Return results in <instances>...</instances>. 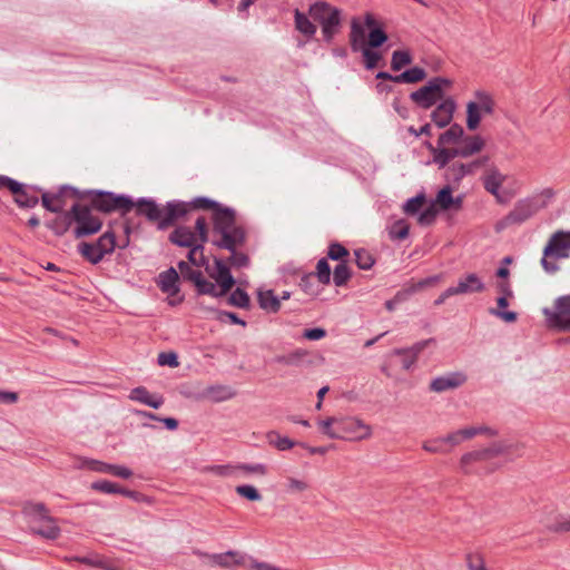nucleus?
Returning a JSON list of instances; mask_svg holds the SVG:
<instances>
[{
	"mask_svg": "<svg viewBox=\"0 0 570 570\" xmlns=\"http://www.w3.org/2000/svg\"><path fill=\"white\" fill-rule=\"evenodd\" d=\"M563 258H570V230L559 229L550 235L540 264L547 274L552 275L560 269L558 261Z\"/></svg>",
	"mask_w": 570,
	"mask_h": 570,
	"instance_id": "obj_1",
	"label": "nucleus"
},
{
	"mask_svg": "<svg viewBox=\"0 0 570 570\" xmlns=\"http://www.w3.org/2000/svg\"><path fill=\"white\" fill-rule=\"evenodd\" d=\"M308 13L321 24L323 40L331 43L342 24V11L325 1L309 6Z\"/></svg>",
	"mask_w": 570,
	"mask_h": 570,
	"instance_id": "obj_2",
	"label": "nucleus"
},
{
	"mask_svg": "<svg viewBox=\"0 0 570 570\" xmlns=\"http://www.w3.org/2000/svg\"><path fill=\"white\" fill-rule=\"evenodd\" d=\"M82 194L90 199L91 207L101 213L119 212L124 216L134 208V200L127 195L96 189L83 190Z\"/></svg>",
	"mask_w": 570,
	"mask_h": 570,
	"instance_id": "obj_3",
	"label": "nucleus"
},
{
	"mask_svg": "<svg viewBox=\"0 0 570 570\" xmlns=\"http://www.w3.org/2000/svg\"><path fill=\"white\" fill-rule=\"evenodd\" d=\"M425 146L432 154V163L444 166L449 157L468 158L481 151L484 146V140L480 136H470L451 149L434 148L430 141H426Z\"/></svg>",
	"mask_w": 570,
	"mask_h": 570,
	"instance_id": "obj_4",
	"label": "nucleus"
},
{
	"mask_svg": "<svg viewBox=\"0 0 570 570\" xmlns=\"http://www.w3.org/2000/svg\"><path fill=\"white\" fill-rule=\"evenodd\" d=\"M194 205L204 210H213L214 235L239 227L236 224V213L230 207H225L216 200L203 196L194 198Z\"/></svg>",
	"mask_w": 570,
	"mask_h": 570,
	"instance_id": "obj_5",
	"label": "nucleus"
},
{
	"mask_svg": "<svg viewBox=\"0 0 570 570\" xmlns=\"http://www.w3.org/2000/svg\"><path fill=\"white\" fill-rule=\"evenodd\" d=\"M452 81L444 77H434L428 83L410 95V98L423 109H430L438 101L445 99V89Z\"/></svg>",
	"mask_w": 570,
	"mask_h": 570,
	"instance_id": "obj_6",
	"label": "nucleus"
},
{
	"mask_svg": "<svg viewBox=\"0 0 570 570\" xmlns=\"http://www.w3.org/2000/svg\"><path fill=\"white\" fill-rule=\"evenodd\" d=\"M456 157H449L446 164L441 166L435 164L439 169H443V178L449 185L459 187L461 180L469 175L475 174V171L484 166L489 161V157L483 156L469 163L456 160Z\"/></svg>",
	"mask_w": 570,
	"mask_h": 570,
	"instance_id": "obj_7",
	"label": "nucleus"
},
{
	"mask_svg": "<svg viewBox=\"0 0 570 570\" xmlns=\"http://www.w3.org/2000/svg\"><path fill=\"white\" fill-rule=\"evenodd\" d=\"M542 314L548 328L570 332V294L558 296L552 306L542 308Z\"/></svg>",
	"mask_w": 570,
	"mask_h": 570,
	"instance_id": "obj_8",
	"label": "nucleus"
},
{
	"mask_svg": "<svg viewBox=\"0 0 570 570\" xmlns=\"http://www.w3.org/2000/svg\"><path fill=\"white\" fill-rule=\"evenodd\" d=\"M75 238H83L97 234L102 227V220L92 214L91 207L75 202L72 204Z\"/></svg>",
	"mask_w": 570,
	"mask_h": 570,
	"instance_id": "obj_9",
	"label": "nucleus"
},
{
	"mask_svg": "<svg viewBox=\"0 0 570 570\" xmlns=\"http://www.w3.org/2000/svg\"><path fill=\"white\" fill-rule=\"evenodd\" d=\"M543 208L544 204L539 203L535 198L525 197L519 199L512 210L498 224V227L504 228L511 225H521Z\"/></svg>",
	"mask_w": 570,
	"mask_h": 570,
	"instance_id": "obj_10",
	"label": "nucleus"
},
{
	"mask_svg": "<svg viewBox=\"0 0 570 570\" xmlns=\"http://www.w3.org/2000/svg\"><path fill=\"white\" fill-rule=\"evenodd\" d=\"M72 198L78 202L83 199L85 195L79 189L63 185L57 191H43L41 195L42 206L51 213H62L67 206V199Z\"/></svg>",
	"mask_w": 570,
	"mask_h": 570,
	"instance_id": "obj_11",
	"label": "nucleus"
},
{
	"mask_svg": "<svg viewBox=\"0 0 570 570\" xmlns=\"http://www.w3.org/2000/svg\"><path fill=\"white\" fill-rule=\"evenodd\" d=\"M508 176L503 175L497 167L488 169L483 178L484 189L493 195L499 204L509 203L515 195V191L500 190L502 184L507 180Z\"/></svg>",
	"mask_w": 570,
	"mask_h": 570,
	"instance_id": "obj_12",
	"label": "nucleus"
},
{
	"mask_svg": "<svg viewBox=\"0 0 570 570\" xmlns=\"http://www.w3.org/2000/svg\"><path fill=\"white\" fill-rule=\"evenodd\" d=\"M191 209H199L191 202L171 200L161 206V219L158 229H166L175 224V222L186 216Z\"/></svg>",
	"mask_w": 570,
	"mask_h": 570,
	"instance_id": "obj_13",
	"label": "nucleus"
},
{
	"mask_svg": "<svg viewBox=\"0 0 570 570\" xmlns=\"http://www.w3.org/2000/svg\"><path fill=\"white\" fill-rule=\"evenodd\" d=\"M338 423L341 440L361 441L372 435V429L364 421L356 417H342Z\"/></svg>",
	"mask_w": 570,
	"mask_h": 570,
	"instance_id": "obj_14",
	"label": "nucleus"
},
{
	"mask_svg": "<svg viewBox=\"0 0 570 570\" xmlns=\"http://www.w3.org/2000/svg\"><path fill=\"white\" fill-rule=\"evenodd\" d=\"M466 380V374L461 371L445 373L431 381L430 390L435 393H442L462 386Z\"/></svg>",
	"mask_w": 570,
	"mask_h": 570,
	"instance_id": "obj_15",
	"label": "nucleus"
},
{
	"mask_svg": "<svg viewBox=\"0 0 570 570\" xmlns=\"http://www.w3.org/2000/svg\"><path fill=\"white\" fill-rule=\"evenodd\" d=\"M80 468H86L99 473H108L121 479H129L132 476V471L125 465L109 464L94 459H83Z\"/></svg>",
	"mask_w": 570,
	"mask_h": 570,
	"instance_id": "obj_16",
	"label": "nucleus"
},
{
	"mask_svg": "<svg viewBox=\"0 0 570 570\" xmlns=\"http://www.w3.org/2000/svg\"><path fill=\"white\" fill-rule=\"evenodd\" d=\"M216 236H219V238L214 239L213 244L229 252H234V249L243 246L246 240V232L242 226L232 230L219 233Z\"/></svg>",
	"mask_w": 570,
	"mask_h": 570,
	"instance_id": "obj_17",
	"label": "nucleus"
},
{
	"mask_svg": "<svg viewBox=\"0 0 570 570\" xmlns=\"http://www.w3.org/2000/svg\"><path fill=\"white\" fill-rule=\"evenodd\" d=\"M456 104L453 98L446 97L436 108L431 112L432 121L439 127L444 128L449 126L453 119Z\"/></svg>",
	"mask_w": 570,
	"mask_h": 570,
	"instance_id": "obj_18",
	"label": "nucleus"
},
{
	"mask_svg": "<svg viewBox=\"0 0 570 570\" xmlns=\"http://www.w3.org/2000/svg\"><path fill=\"white\" fill-rule=\"evenodd\" d=\"M137 215L145 216L149 222H155L157 225L161 219V206L151 198L141 197L134 202Z\"/></svg>",
	"mask_w": 570,
	"mask_h": 570,
	"instance_id": "obj_19",
	"label": "nucleus"
},
{
	"mask_svg": "<svg viewBox=\"0 0 570 570\" xmlns=\"http://www.w3.org/2000/svg\"><path fill=\"white\" fill-rule=\"evenodd\" d=\"M456 295L482 293L485 289L483 281L474 273L460 277L458 284L453 286Z\"/></svg>",
	"mask_w": 570,
	"mask_h": 570,
	"instance_id": "obj_20",
	"label": "nucleus"
},
{
	"mask_svg": "<svg viewBox=\"0 0 570 570\" xmlns=\"http://www.w3.org/2000/svg\"><path fill=\"white\" fill-rule=\"evenodd\" d=\"M215 269L216 271L212 274V277L219 286V294H227L235 284L234 277L227 265L222 259H215Z\"/></svg>",
	"mask_w": 570,
	"mask_h": 570,
	"instance_id": "obj_21",
	"label": "nucleus"
},
{
	"mask_svg": "<svg viewBox=\"0 0 570 570\" xmlns=\"http://www.w3.org/2000/svg\"><path fill=\"white\" fill-rule=\"evenodd\" d=\"M169 242L179 247H193L199 243L196 233L188 226H178L169 234Z\"/></svg>",
	"mask_w": 570,
	"mask_h": 570,
	"instance_id": "obj_22",
	"label": "nucleus"
},
{
	"mask_svg": "<svg viewBox=\"0 0 570 570\" xmlns=\"http://www.w3.org/2000/svg\"><path fill=\"white\" fill-rule=\"evenodd\" d=\"M178 282L179 275L177 271L174 267H169L158 275L157 284L163 293L174 296L179 292Z\"/></svg>",
	"mask_w": 570,
	"mask_h": 570,
	"instance_id": "obj_23",
	"label": "nucleus"
},
{
	"mask_svg": "<svg viewBox=\"0 0 570 570\" xmlns=\"http://www.w3.org/2000/svg\"><path fill=\"white\" fill-rule=\"evenodd\" d=\"M197 553L199 556H204V557L208 558L213 564L225 568V569H230L234 566L240 564L243 562V557L237 551H233V550H229V551L223 552V553H213V554L202 553V552H197Z\"/></svg>",
	"mask_w": 570,
	"mask_h": 570,
	"instance_id": "obj_24",
	"label": "nucleus"
},
{
	"mask_svg": "<svg viewBox=\"0 0 570 570\" xmlns=\"http://www.w3.org/2000/svg\"><path fill=\"white\" fill-rule=\"evenodd\" d=\"M32 190L40 191L41 189L20 183L18 190L11 191L14 195L16 204L22 208H33L39 203V198Z\"/></svg>",
	"mask_w": 570,
	"mask_h": 570,
	"instance_id": "obj_25",
	"label": "nucleus"
},
{
	"mask_svg": "<svg viewBox=\"0 0 570 570\" xmlns=\"http://www.w3.org/2000/svg\"><path fill=\"white\" fill-rule=\"evenodd\" d=\"M59 215L55 217L52 220L47 222L46 226L53 232L57 236L65 235L73 223V214L72 206L69 210H65L62 213H58Z\"/></svg>",
	"mask_w": 570,
	"mask_h": 570,
	"instance_id": "obj_26",
	"label": "nucleus"
},
{
	"mask_svg": "<svg viewBox=\"0 0 570 570\" xmlns=\"http://www.w3.org/2000/svg\"><path fill=\"white\" fill-rule=\"evenodd\" d=\"M129 399L153 409H159L164 404V397L161 395L150 394L145 386L132 389L130 391Z\"/></svg>",
	"mask_w": 570,
	"mask_h": 570,
	"instance_id": "obj_27",
	"label": "nucleus"
},
{
	"mask_svg": "<svg viewBox=\"0 0 570 570\" xmlns=\"http://www.w3.org/2000/svg\"><path fill=\"white\" fill-rule=\"evenodd\" d=\"M501 453H503V448L499 444H493V445L482 449V450H476V451L465 453L461 458V465L463 468H465L466 465H469L472 462L483 461V460L497 456Z\"/></svg>",
	"mask_w": 570,
	"mask_h": 570,
	"instance_id": "obj_28",
	"label": "nucleus"
},
{
	"mask_svg": "<svg viewBox=\"0 0 570 570\" xmlns=\"http://www.w3.org/2000/svg\"><path fill=\"white\" fill-rule=\"evenodd\" d=\"M454 187L451 185L444 186L436 195L434 200V206L438 205L442 210H448L450 208H461L462 206V197H453L452 189Z\"/></svg>",
	"mask_w": 570,
	"mask_h": 570,
	"instance_id": "obj_29",
	"label": "nucleus"
},
{
	"mask_svg": "<svg viewBox=\"0 0 570 570\" xmlns=\"http://www.w3.org/2000/svg\"><path fill=\"white\" fill-rule=\"evenodd\" d=\"M348 39L353 52H360L367 48L365 29L357 19H353L351 22Z\"/></svg>",
	"mask_w": 570,
	"mask_h": 570,
	"instance_id": "obj_30",
	"label": "nucleus"
},
{
	"mask_svg": "<svg viewBox=\"0 0 570 570\" xmlns=\"http://www.w3.org/2000/svg\"><path fill=\"white\" fill-rule=\"evenodd\" d=\"M464 134V130L462 126L458 124H453L450 126L449 129H446L444 132H442L438 139V145L434 146V148H442V149H451L452 147H448L449 145H455L460 142Z\"/></svg>",
	"mask_w": 570,
	"mask_h": 570,
	"instance_id": "obj_31",
	"label": "nucleus"
},
{
	"mask_svg": "<svg viewBox=\"0 0 570 570\" xmlns=\"http://www.w3.org/2000/svg\"><path fill=\"white\" fill-rule=\"evenodd\" d=\"M257 301L259 307L267 313H277L281 309V301L272 289L258 291Z\"/></svg>",
	"mask_w": 570,
	"mask_h": 570,
	"instance_id": "obj_32",
	"label": "nucleus"
},
{
	"mask_svg": "<svg viewBox=\"0 0 570 570\" xmlns=\"http://www.w3.org/2000/svg\"><path fill=\"white\" fill-rule=\"evenodd\" d=\"M294 23L295 29L307 39L313 38L317 31V27L305 13L301 12L298 9L294 10Z\"/></svg>",
	"mask_w": 570,
	"mask_h": 570,
	"instance_id": "obj_33",
	"label": "nucleus"
},
{
	"mask_svg": "<svg viewBox=\"0 0 570 570\" xmlns=\"http://www.w3.org/2000/svg\"><path fill=\"white\" fill-rule=\"evenodd\" d=\"M40 522H43L41 525L33 524L31 527V531L42 538L55 540L60 534L59 527L55 523V520L49 517L46 519L40 520Z\"/></svg>",
	"mask_w": 570,
	"mask_h": 570,
	"instance_id": "obj_34",
	"label": "nucleus"
},
{
	"mask_svg": "<svg viewBox=\"0 0 570 570\" xmlns=\"http://www.w3.org/2000/svg\"><path fill=\"white\" fill-rule=\"evenodd\" d=\"M497 305L498 307L497 308H490L489 309V313L507 323H513L517 321L518 318V314L513 311H503V308H505L509 303H508V298L504 296V295H501L500 297L497 298Z\"/></svg>",
	"mask_w": 570,
	"mask_h": 570,
	"instance_id": "obj_35",
	"label": "nucleus"
},
{
	"mask_svg": "<svg viewBox=\"0 0 570 570\" xmlns=\"http://www.w3.org/2000/svg\"><path fill=\"white\" fill-rule=\"evenodd\" d=\"M476 435V431L468 430V428L454 431L445 436H443L446 446L449 448V452L454 446L459 445L465 440H470Z\"/></svg>",
	"mask_w": 570,
	"mask_h": 570,
	"instance_id": "obj_36",
	"label": "nucleus"
},
{
	"mask_svg": "<svg viewBox=\"0 0 570 570\" xmlns=\"http://www.w3.org/2000/svg\"><path fill=\"white\" fill-rule=\"evenodd\" d=\"M78 252L89 263L96 265L104 258L101 252L96 247L95 243L82 242L78 245Z\"/></svg>",
	"mask_w": 570,
	"mask_h": 570,
	"instance_id": "obj_37",
	"label": "nucleus"
},
{
	"mask_svg": "<svg viewBox=\"0 0 570 570\" xmlns=\"http://www.w3.org/2000/svg\"><path fill=\"white\" fill-rule=\"evenodd\" d=\"M96 247L101 252L102 256L111 254L116 248V236L112 230L105 232L95 242Z\"/></svg>",
	"mask_w": 570,
	"mask_h": 570,
	"instance_id": "obj_38",
	"label": "nucleus"
},
{
	"mask_svg": "<svg viewBox=\"0 0 570 570\" xmlns=\"http://www.w3.org/2000/svg\"><path fill=\"white\" fill-rule=\"evenodd\" d=\"M337 421H340V419L337 417H327L325 420H321L318 423L322 432L330 439L341 440V438L343 436L338 431Z\"/></svg>",
	"mask_w": 570,
	"mask_h": 570,
	"instance_id": "obj_39",
	"label": "nucleus"
},
{
	"mask_svg": "<svg viewBox=\"0 0 570 570\" xmlns=\"http://www.w3.org/2000/svg\"><path fill=\"white\" fill-rule=\"evenodd\" d=\"M476 107L482 111L483 115H491L494 111V101L492 97L485 91L475 92Z\"/></svg>",
	"mask_w": 570,
	"mask_h": 570,
	"instance_id": "obj_40",
	"label": "nucleus"
},
{
	"mask_svg": "<svg viewBox=\"0 0 570 570\" xmlns=\"http://www.w3.org/2000/svg\"><path fill=\"white\" fill-rule=\"evenodd\" d=\"M178 268L180 271V274L183 276L184 279H187V281H190L191 283H194L195 286L198 285V283L203 279V273L198 269H194L193 267H190V265L185 262V261H180L178 263Z\"/></svg>",
	"mask_w": 570,
	"mask_h": 570,
	"instance_id": "obj_41",
	"label": "nucleus"
},
{
	"mask_svg": "<svg viewBox=\"0 0 570 570\" xmlns=\"http://www.w3.org/2000/svg\"><path fill=\"white\" fill-rule=\"evenodd\" d=\"M482 111L476 107L474 102H468L466 105V127L470 130H475L481 121Z\"/></svg>",
	"mask_w": 570,
	"mask_h": 570,
	"instance_id": "obj_42",
	"label": "nucleus"
},
{
	"mask_svg": "<svg viewBox=\"0 0 570 570\" xmlns=\"http://www.w3.org/2000/svg\"><path fill=\"white\" fill-rule=\"evenodd\" d=\"M269 444L274 445L279 451H286L295 445V442L287 436H282L275 431H271L267 434Z\"/></svg>",
	"mask_w": 570,
	"mask_h": 570,
	"instance_id": "obj_43",
	"label": "nucleus"
},
{
	"mask_svg": "<svg viewBox=\"0 0 570 570\" xmlns=\"http://www.w3.org/2000/svg\"><path fill=\"white\" fill-rule=\"evenodd\" d=\"M412 62V56L406 50H396L392 53L391 68L394 71L401 70L403 67Z\"/></svg>",
	"mask_w": 570,
	"mask_h": 570,
	"instance_id": "obj_44",
	"label": "nucleus"
},
{
	"mask_svg": "<svg viewBox=\"0 0 570 570\" xmlns=\"http://www.w3.org/2000/svg\"><path fill=\"white\" fill-rule=\"evenodd\" d=\"M351 278V272L345 262H341L334 268L333 282L336 286H344Z\"/></svg>",
	"mask_w": 570,
	"mask_h": 570,
	"instance_id": "obj_45",
	"label": "nucleus"
},
{
	"mask_svg": "<svg viewBox=\"0 0 570 570\" xmlns=\"http://www.w3.org/2000/svg\"><path fill=\"white\" fill-rule=\"evenodd\" d=\"M315 278L323 285L331 283V267L326 258H321L316 264Z\"/></svg>",
	"mask_w": 570,
	"mask_h": 570,
	"instance_id": "obj_46",
	"label": "nucleus"
},
{
	"mask_svg": "<svg viewBox=\"0 0 570 570\" xmlns=\"http://www.w3.org/2000/svg\"><path fill=\"white\" fill-rule=\"evenodd\" d=\"M187 258L190 264L202 267L206 264V257L204 256V244L198 243L197 245L189 247Z\"/></svg>",
	"mask_w": 570,
	"mask_h": 570,
	"instance_id": "obj_47",
	"label": "nucleus"
},
{
	"mask_svg": "<svg viewBox=\"0 0 570 570\" xmlns=\"http://www.w3.org/2000/svg\"><path fill=\"white\" fill-rule=\"evenodd\" d=\"M409 225L403 219H400L392 225L389 235L393 240H402L409 236Z\"/></svg>",
	"mask_w": 570,
	"mask_h": 570,
	"instance_id": "obj_48",
	"label": "nucleus"
},
{
	"mask_svg": "<svg viewBox=\"0 0 570 570\" xmlns=\"http://www.w3.org/2000/svg\"><path fill=\"white\" fill-rule=\"evenodd\" d=\"M355 263L358 268L367 271L374 265L373 256L364 248H358L354 250Z\"/></svg>",
	"mask_w": 570,
	"mask_h": 570,
	"instance_id": "obj_49",
	"label": "nucleus"
},
{
	"mask_svg": "<svg viewBox=\"0 0 570 570\" xmlns=\"http://www.w3.org/2000/svg\"><path fill=\"white\" fill-rule=\"evenodd\" d=\"M422 448L430 453L443 454L449 452V448L446 446L443 436L425 441Z\"/></svg>",
	"mask_w": 570,
	"mask_h": 570,
	"instance_id": "obj_50",
	"label": "nucleus"
},
{
	"mask_svg": "<svg viewBox=\"0 0 570 570\" xmlns=\"http://www.w3.org/2000/svg\"><path fill=\"white\" fill-rule=\"evenodd\" d=\"M435 343H436V341L433 337L426 338V340H422V341H419V342L414 343L411 346L404 347L406 350L404 352L405 353H410L411 356L414 357L417 361L419 356L421 355V353L425 348H428L429 346L435 345Z\"/></svg>",
	"mask_w": 570,
	"mask_h": 570,
	"instance_id": "obj_51",
	"label": "nucleus"
},
{
	"mask_svg": "<svg viewBox=\"0 0 570 570\" xmlns=\"http://www.w3.org/2000/svg\"><path fill=\"white\" fill-rule=\"evenodd\" d=\"M228 302L230 305L247 308L249 306V296L242 288H236L229 296Z\"/></svg>",
	"mask_w": 570,
	"mask_h": 570,
	"instance_id": "obj_52",
	"label": "nucleus"
},
{
	"mask_svg": "<svg viewBox=\"0 0 570 570\" xmlns=\"http://www.w3.org/2000/svg\"><path fill=\"white\" fill-rule=\"evenodd\" d=\"M199 295H210L213 297H222L225 294H219V286L217 287L214 283L207 281L205 277L196 286Z\"/></svg>",
	"mask_w": 570,
	"mask_h": 570,
	"instance_id": "obj_53",
	"label": "nucleus"
},
{
	"mask_svg": "<svg viewBox=\"0 0 570 570\" xmlns=\"http://www.w3.org/2000/svg\"><path fill=\"white\" fill-rule=\"evenodd\" d=\"M236 493L249 501H261L262 494L259 491L250 484L237 485L235 489Z\"/></svg>",
	"mask_w": 570,
	"mask_h": 570,
	"instance_id": "obj_54",
	"label": "nucleus"
},
{
	"mask_svg": "<svg viewBox=\"0 0 570 570\" xmlns=\"http://www.w3.org/2000/svg\"><path fill=\"white\" fill-rule=\"evenodd\" d=\"M364 58V66L367 70H372L377 67L379 61L382 59V55L371 48H365L360 51Z\"/></svg>",
	"mask_w": 570,
	"mask_h": 570,
	"instance_id": "obj_55",
	"label": "nucleus"
},
{
	"mask_svg": "<svg viewBox=\"0 0 570 570\" xmlns=\"http://www.w3.org/2000/svg\"><path fill=\"white\" fill-rule=\"evenodd\" d=\"M206 472H210L218 476H233L237 472V465L224 464V465H209L205 468Z\"/></svg>",
	"mask_w": 570,
	"mask_h": 570,
	"instance_id": "obj_56",
	"label": "nucleus"
},
{
	"mask_svg": "<svg viewBox=\"0 0 570 570\" xmlns=\"http://www.w3.org/2000/svg\"><path fill=\"white\" fill-rule=\"evenodd\" d=\"M403 351H406V350L404 347H397V348H394L391 354L394 356L401 357L402 370L411 371L417 361L414 357H412L410 353H405Z\"/></svg>",
	"mask_w": 570,
	"mask_h": 570,
	"instance_id": "obj_57",
	"label": "nucleus"
},
{
	"mask_svg": "<svg viewBox=\"0 0 570 570\" xmlns=\"http://www.w3.org/2000/svg\"><path fill=\"white\" fill-rule=\"evenodd\" d=\"M425 202V197L423 194L416 195L405 202L403 205V210L407 215H415L419 213L420 208Z\"/></svg>",
	"mask_w": 570,
	"mask_h": 570,
	"instance_id": "obj_58",
	"label": "nucleus"
},
{
	"mask_svg": "<svg viewBox=\"0 0 570 570\" xmlns=\"http://www.w3.org/2000/svg\"><path fill=\"white\" fill-rule=\"evenodd\" d=\"M314 281H315L314 273L306 274V275L302 276V278L299 281V287L306 294L316 296L320 291H318L317 286L315 285Z\"/></svg>",
	"mask_w": 570,
	"mask_h": 570,
	"instance_id": "obj_59",
	"label": "nucleus"
},
{
	"mask_svg": "<svg viewBox=\"0 0 570 570\" xmlns=\"http://www.w3.org/2000/svg\"><path fill=\"white\" fill-rule=\"evenodd\" d=\"M387 40V35L381 28H374L368 33V48H379Z\"/></svg>",
	"mask_w": 570,
	"mask_h": 570,
	"instance_id": "obj_60",
	"label": "nucleus"
},
{
	"mask_svg": "<svg viewBox=\"0 0 570 570\" xmlns=\"http://www.w3.org/2000/svg\"><path fill=\"white\" fill-rule=\"evenodd\" d=\"M237 471H243L245 473L257 474V475H266L268 469L263 463H240V464H237Z\"/></svg>",
	"mask_w": 570,
	"mask_h": 570,
	"instance_id": "obj_61",
	"label": "nucleus"
},
{
	"mask_svg": "<svg viewBox=\"0 0 570 570\" xmlns=\"http://www.w3.org/2000/svg\"><path fill=\"white\" fill-rule=\"evenodd\" d=\"M26 512L35 518V521L49 518L48 510L43 503H33L26 508Z\"/></svg>",
	"mask_w": 570,
	"mask_h": 570,
	"instance_id": "obj_62",
	"label": "nucleus"
},
{
	"mask_svg": "<svg viewBox=\"0 0 570 570\" xmlns=\"http://www.w3.org/2000/svg\"><path fill=\"white\" fill-rule=\"evenodd\" d=\"M348 256V250L338 243H333L330 245L327 250V257L333 261H342L344 257Z\"/></svg>",
	"mask_w": 570,
	"mask_h": 570,
	"instance_id": "obj_63",
	"label": "nucleus"
},
{
	"mask_svg": "<svg viewBox=\"0 0 570 570\" xmlns=\"http://www.w3.org/2000/svg\"><path fill=\"white\" fill-rule=\"evenodd\" d=\"M436 215L438 210L434 204H431L428 208L420 213L417 222L421 225H431L435 220Z\"/></svg>",
	"mask_w": 570,
	"mask_h": 570,
	"instance_id": "obj_64",
	"label": "nucleus"
}]
</instances>
